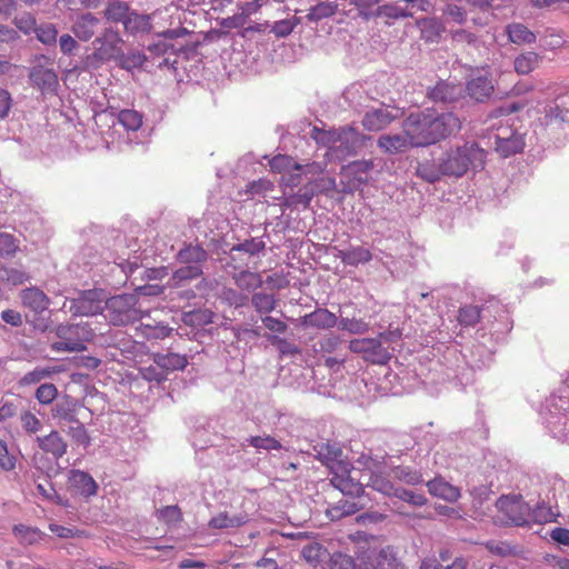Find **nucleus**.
Here are the masks:
<instances>
[{"label":"nucleus","mask_w":569,"mask_h":569,"mask_svg":"<svg viewBox=\"0 0 569 569\" xmlns=\"http://www.w3.org/2000/svg\"><path fill=\"white\" fill-rule=\"evenodd\" d=\"M16 539L22 545H34L43 539L44 533L37 527L16 525L12 529Z\"/></svg>","instance_id":"nucleus-31"},{"label":"nucleus","mask_w":569,"mask_h":569,"mask_svg":"<svg viewBox=\"0 0 569 569\" xmlns=\"http://www.w3.org/2000/svg\"><path fill=\"white\" fill-rule=\"evenodd\" d=\"M461 92L462 89L460 86L440 81L430 89L428 97L435 102H453L458 100Z\"/></svg>","instance_id":"nucleus-21"},{"label":"nucleus","mask_w":569,"mask_h":569,"mask_svg":"<svg viewBox=\"0 0 569 569\" xmlns=\"http://www.w3.org/2000/svg\"><path fill=\"white\" fill-rule=\"evenodd\" d=\"M49 529L59 538H82L88 537L87 532L78 529L77 527H64L57 523H50Z\"/></svg>","instance_id":"nucleus-57"},{"label":"nucleus","mask_w":569,"mask_h":569,"mask_svg":"<svg viewBox=\"0 0 569 569\" xmlns=\"http://www.w3.org/2000/svg\"><path fill=\"white\" fill-rule=\"evenodd\" d=\"M37 443L43 452L50 453L57 460L67 453L68 443L56 430L51 431L47 436L38 437Z\"/></svg>","instance_id":"nucleus-17"},{"label":"nucleus","mask_w":569,"mask_h":569,"mask_svg":"<svg viewBox=\"0 0 569 569\" xmlns=\"http://www.w3.org/2000/svg\"><path fill=\"white\" fill-rule=\"evenodd\" d=\"M349 349L353 353H361L363 359L371 363L383 365L390 359L378 338L353 339L349 342Z\"/></svg>","instance_id":"nucleus-8"},{"label":"nucleus","mask_w":569,"mask_h":569,"mask_svg":"<svg viewBox=\"0 0 569 569\" xmlns=\"http://www.w3.org/2000/svg\"><path fill=\"white\" fill-rule=\"evenodd\" d=\"M104 297L101 291L86 290L70 301L69 310L73 316L89 317L102 312Z\"/></svg>","instance_id":"nucleus-7"},{"label":"nucleus","mask_w":569,"mask_h":569,"mask_svg":"<svg viewBox=\"0 0 569 569\" xmlns=\"http://www.w3.org/2000/svg\"><path fill=\"white\" fill-rule=\"evenodd\" d=\"M152 359L161 369L166 370V377H168L170 372L183 370L188 366V358L184 355L174 352L153 353Z\"/></svg>","instance_id":"nucleus-24"},{"label":"nucleus","mask_w":569,"mask_h":569,"mask_svg":"<svg viewBox=\"0 0 569 569\" xmlns=\"http://www.w3.org/2000/svg\"><path fill=\"white\" fill-rule=\"evenodd\" d=\"M36 399L41 405H50L58 396V389L53 383H42L36 390Z\"/></svg>","instance_id":"nucleus-56"},{"label":"nucleus","mask_w":569,"mask_h":569,"mask_svg":"<svg viewBox=\"0 0 569 569\" xmlns=\"http://www.w3.org/2000/svg\"><path fill=\"white\" fill-rule=\"evenodd\" d=\"M248 520L247 513L231 516L227 511H222L213 516L208 526L212 529H234L246 525Z\"/></svg>","instance_id":"nucleus-26"},{"label":"nucleus","mask_w":569,"mask_h":569,"mask_svg":"<svg viewBox=\"0 0 569 569\" xmlns=\"http://www.w3.org/2000/svg\"><path fill=\"white\" fill-rule=\"evenodd\" d=\"M252 306L257 312L269 313L276 309L277 300L273 295L263 292L254 293L251 298Z\"/></svg>","instance_id":"nucleus-49"},{"label":"nucleus","mask_w":569,"mask_h":569,"mask_svg":"<svg viewBox=\"0 0 569 569\" xmlns=\"http://www.w3.org/2000/svg\"><path fill=\"white\" fill-rule=\"evenodd\" d=\"M202 274V268L199 264H187L176 270L171 277L172 286L179 287L187 280H192Z\"/></svg>","instance_id":"nucleus-40"},{"label":"nucleus","mask_w":569,"mask_h":569,"mask_svg":"<svg viewBox=\"0 0 569 569\" xmlns=\"http://www.w3.org/2000/svg\"><path fill=\"white\" fill-rule=\"evenodd\" d=\"M395 497L415 507H421L427 503V498L425 497V495L407 490L403 488H398Z\"/></svg>","instance_id":"nucleus-59"},{"label":"nucleus","mask_w":569,"mask_h":569,"mask_svg":"<svg viewBox=\"0 0 569 569\" xmlns=\"http://www.w3.org/2000/svg\"><path fill=\"white\" fill-rule=\"evenodd\" d=\"M17 457L9 452L7 443L0 439V468L3 471H12L16 469Z\"/></svg>","instance_id":"nucleus-63"},{"label":"nucleus","mask_w":569,"mask_h":569,"mask_svg":"<svg viewBox=\"0 0 569 569\" xmlns=\"http://www.w3.org/2000/svg\"><path fill=\"white\" fill-rule=\"evenodd\" d=\"M393 477L397 478L399 481H402L407 485H418L422 482V476L419 471L412 470L409 467H396L393 469Z\"/></svg>","instance_id":"nucleus-53"},{"label":"nucleus","mask_w":569,"mask_h":569,"mask_svg":"<svg viewBox=\"0 0 569 569\" xmlns=\"http://www.w3.org/2000/svg\"><path fill=\"white\" fill-rule=\"evenodd\" d=\"M361 560L368 558L369 561H363L361 569H403V565L396 557L393 548L387 546L382 548L372 560L370 555H367V551L363 552L362 556H359Z\"/></svg>","instance_id":"nucleus-13"},{"label":"nucleus","mask_w":569,"mask_h":569,"mask_svg":"<svg viewBox=\"0 0 569 569\" xmlns=\"http://www.w3.org/2000/svg\"><path fill=\"white\" fill-rule=\"evenodd\" d=\"M123 27L126 31L130 33L148 32L151 29L150 17L147 14L129 12L128 17L123 21Z\"/></svg>","instance_id":"nucleus-33"},{"label":"nucleus","mask_w":569,"mask_h":569,"mask_svg":"<svg viewBox=\"0 0 569 569\" xmlns=\"http://www.w3.org/2000/svg\"><path fill=\"white\" fill-rule=\"evenodd\" d=\"M481 309L478 306H463L458 311V321L460 325L470 327L480 321Z\"/></svg>","instance_id":"nucleus-47"},{"label":"nucleus","mask_w":569,"mask_h":569,"mask_svg":"<svg viewBox=\"0 0 569 569\" xmlns=\"http://www.w3.org/2000/svg\"><path fill=\"white\" fill-rule=\"evenodd\" d=\"M118 120L127 130L131 131L138 130L142 124L141 113L132 109L121 110Z\"/></svg>","instance_id":"nucleus-50"},{"label":"nucleus","mask_w":569,"mask_h":569,"mask_svg":"<svg viewBox=\"0 0 569 569\" xmlns=\"http://www.w3.org/2000/svg\"><path fill=\"white\" fill-rule=\"evenodd\" d=\"M157 517L167 525H176L182 521L181 509L177 506H166L157 510Z\"/></svg>","instance_id":"nucleus-52"},{"label":"nucleus","mask_w":569,"mask_h":569,"mask_svg":"<svg viewBox=\"0 0 569 569\" xmlns=\"http://www.w3.org/2000/svg\"><path fill=\"white\" fill-rule=\"evenodd\" d=\"M497 507L505 513L510 523L516 526L528 523L529 507L520 498L501 497Z\"/></svg>","instance_id":"nucleus-12"},{"label":"nucleus","mask_w":569,"mask_h":569,"mask_svg":"<svg viewBox=\"0 0 569 569\" xmlns=\"http://www.w3.org/2000/svg\"><path fill=\"white\" fill-rule=\"evenodd\" d=\"M29 79L32 87L41 91L43 94L56 92L59 86L58 74L53 68V61L44 56L34 60L30 68Z\"/></svg>","instance_id":"nucleus-6"},{"label":"nucleus","mask_w":569,"mask_h":569,"mask_svg":"<svg viewBox=\"0 0 569 569\" xmlns=\"http://www.w3.org/2000/svg\"><path fill=\"white\" fill-rule=\"evenodd\" d=\"M442 12L447 20L457 24H463L467 21V11L457 4H447Z\"/></svg>","instance_id":"nucleus-62"},{"label":"nucleus","mask_w":569,"mask_h":569,"mask_svg":"<svg viewBox=\"0 0 569 569\" xmlns=\"http://www.w3.org/2000/svg\"><path fill=\"white\" fill-rule=\"evenodd\" d=\"M122 39L117 30L107 28L93 41L94 56L101 60L118 58L121 53Z\"/></svg>","instance_id":"nucleus-10"},{"label":"nucleus","mask_w":569,"mask_h":569,"mask_svg":"<svg viewBox=\"0 0 569 569\" xmlns=\"http://www.w3.org/2000/svg\"><path fill=\"white\" fill-rule=\"evenodd\" d=\"M466 89L470 98L482 102L493 92V84L488 77H476L468 81Z\"/></svg>","instance_id":"nucleus-27"},{"label":"nucleus","mask_w":569,"mask_h":569,"mask_svg":"<svg viewBox=\"0 0 569 569\" xmlns=\"http://www.w3.org/2000/svg\"><path fill=\"white\" fill-rule=\"evenodd\" d=\"M70 488L86 498L97 495L98 485L96 480L86 471L72 469L68 476Z\"/></svg>","instance_id":"nucleus-16"},{"label":"nucleus","mask_w":569,"mask_h":569,"mask_svg":"<svg viewBox=\"0 0 569 569\" xmlns=\"http://www.w3.org/2000/svg\"><path fill=\"white\" fill-rule=\"evenodd\" d=\"M417 26L420 29L421 39L428 43L439 42L446 31L445 24L437 18H422L417 21Z\"/></svg>","instance_id":"nucleus-20"},{"label":"nucleus","mask_w":569,"mask_h":569,"mask_svg":"<svg viewBox=\"0 0 569 569\" xmlns=\"http://www.w3.org/2000/svg\"><path fill=\"white\" fill-rule=\"evenodd\" d=\"M53 418H57L60 422L73 423L78 420L77 418V405L71 403H57L52 410Z\"/></svg>","instance_id":"nucleus-48"},{"label":"nucleus","mask_w":569,"mask_h":569,"mask_svg":"<svg viewBox=\"0 0 569 569\" xmlns=\"http://www.w3.org/2000/svg\"><path fill=\"white\" fill-rule=\"evenodd\" d=\"M461 120L453 112L440 113L435 109L411 112L402 121V131L411 137L413 146L428 147L461 130Z\"/></svg>","instance_id":"nucleus-2"},{"label":"nucleus","mask_w":569,"mask_h":569,"mask_svg":"<svg viewBox=\"0 0 569 569\" xmlns=\"http://www.w3.org/2000/svg\"><path fill=\"white\" fill-rule=\"evenodd\" d=\"M487 152L476 142H466L456 148L447 149L441 157L433 161L418 164L417 174L428 182H436L442 176L460 178L468 170H482L486 164Z\"/></svg>","instance_id":"nucleus-1"},{"label":"nucleus","mask_w":569,"mask_h":569,"mask_svg":"<svg viewBox=\"0 0 569 569\" xmlns=\"http://www.w3.org/2000/svg\"><path fill=\"white\" fill-rule=\"evenodd\" d=\"M368 486L386 496H395L398 489L387 477L381 473H372Z\"/></svg>","instance_id":"nucleus-46"},{"label":"nucleus","mask_w":569,"mask_h":569,"mask_svg":"<svg viewBox=\"0 0 569 569\" xmlns=\"http://www.w3.org/2000/svg\"><path fill=\"white\" fill-rule=\"evenodd\" d=\"M523 147L525 141L522 137L515 132L508 137L497 136L496 138V151L503 158L521 152Z\"/></svg>","instance_id":"nucleus-25"},{"label":"nucleus","mask_w":569,"mask_h":569,"mask_svg":"<svg viewBox=\"0 0 569 569\" xmlns=\"http://www.w3.org/2000/svg\"><path fill=\"white\" fill-rule=\"evenodd\" d=\"M427 487L430 495L446 501L455 502L460 498V490L442 478H435L428 481Z\"/></svg>","instance_id":"nucleus-22"},{"label":"nucleus","mask_w":569,"mask_h":569,"mask_svg":"<svg viewBox=\"0 0 569 569\" xmlns=\"http://www.w3.org/2000/svg\"><path fill=\"white\" fill-rule=\"evenodd\" d=\"M269 166L272 172L286 173L290 171H301L302 164L296 162L292 157L288 154H277L269 160Z\"/></svg>","instance_id":"nucleus-34"},{"label":"nucleus","mask_w":569,"mask_h":569,"mask_svg":"<svg viewBox=\"0 0 569 569\" xmlns=\"http://www.w3.org/2000/svg\"><path fill=\"white\" fill-rule=\"evenodd\" d=\"M37 38L44 44H52L57 41L58 31L53 24H42L36 28Z\"/></svg>","instance_id":"nucleus-64"},{"label":"nucleus","mask_w":569,"mask_h":569,"mask_svg":"<svg viewBox=\"0 0 569 569\" xmlns=\"http://www.w3.org/2000/svg\"><path fill=\"white\" fill-rule=\"evenodd\" d=\"M317 187L318 181L309 182L298 193L291 196L288 199V203L290 206L302 204L305 208H308L313 196L320 191Z\"/></svg>","instance_id":"nucleus-38"},{"label":"nucleus","mask_w":569,"mask_h":569,"mask_svg":"<svg viewBox=\"0 0 569 569\" xmlns=\"http://www.w3.org/2000/svg\"><path fill=\"white\" fill-rule=\"evenodd\" d=\"M99 22V19L92 13H83L73 23L72 32L79 40L88 41L94 36Z\"/></svg>","instance_id":"nucleus-19"},{"label":"nucleus","mask_w":569,"mask_h":569,"mask_svg":"<svg viewBox=\"0 0 569 569\" xmlns=\"http://www.w3.org/2000/svg\"><path fill=\"white\" fill-rule=\"evenodd\" d=\"M372 159L351 161L340 169V174L347 179L350 189H356L369 182V173L373 169Z\"/></svg>","instance_id":"nucleus-11"},{"label":"nucleus","mask_w":569,"mask_h":569,"mask_svg":"<svg viewBox=\"0 0 569 569\" xmlns=\"http://www.w3.org/2000/svg\"><path fill=\"white\" fill-rule=\"evenodd\" d=\"M139 371L141 377L149 382L160 383L167 380L166 370L161 369L156 362L148 367L140 368Z\"/></svg>","instance_id":"nucleus-55"},{"label":"nucleus","mask_w":569,"mask_h":569,"mask_svg":"<svg viewBox=\"0 0 569 569\" xmlns=\"http://www.w3.org/2000/svg\"><path fill=\"white\" fill-rule=\"evenodd\" d=\"M538 60L539 56L536 52L522 53L515 59V70L519 74H528L535 69Z\"/></svg>","instance_id":"nucleus-44"},{"label":"nucleus","mask_w":569,"mask_h":569,"mask_svg":"<svg viewBox=\"0 0 569 569\" xmlns=\"http://www.w3.org/2000/svg\"><path fill=\"white\" fill-rule=\"evenodd\" d=\"M130 12V8L126 2L122 1H111L108 3L104 9V17L113 22H121L128 17Z\"/></svg>","instance_id":"nucleus-43"},{"label":"nucleus","mask_w":569,"mask_h":569,"mask_svg":"<svg viewBox=\"0 0 569 569\" xmlns=\"http://www.w3.org/2000/svg\"><path fill=\"white\" fill-rule=\"evenodd\" d=\"M317 144L327 147L331 150H341L347 154L357 153L368 139L353 127H342L339 129L323 130L313 127L310 133Z\"/></svg>","instance_id":"nucleus-3"},{"label":"nucleus","mask_w":569,"mask_h":569,"mask_svg":"<svg viewBox=\"0 0 569 569\" xmlns=\"http://www.w3.org/2000/svg\"><path fill=\"white\" fill-rule=\"evenodd\" d=\"M61 367H37L33 370L23 375L19 381V387H28L39 383L41 380L52 377L56 373L62 372Z\"/></svg>","instance_id":"nucleus-28"},{"label":"nucleus","mask_w":569,"mask_h":569,"mask_svg":"<svg viewBox=\"0 0 569 569\" xmlns=\"http://www.w3.org/2000/svg\"><path fill=\"white\" fill-rule=\"evenodd\" d=\"M337 257L345 264L358 266L369 262L372 259V253L369 249L358 246L347 250H339Z\"/></svg>","instance_id":"nucleus-29"},{"label":"nucleus","mask_w":569,"mask_h":569,"mask_svg":"<svg viewBox=\"0 0 569 569\" xmlns=\"http://www.w3.org/2000/svg\"><path fill=\"white\" fill-rule=\"evenodd\" d=\"M21 300L24 307L36 313L47 310L50 303L47 295L38 288H28L22 290Z\"/></svg>","instance_id":"nucleus-23"},{"label":"nucleus","mask_w":569,"mask_h":569,"mask_svg":"<svg viewBox=\"0 0 569 569\" xmlns=\"http://www.w3.org/2000/svg\"><path fill=\"white\" fill-rule=\"evenodd\" d=\"M507 32L510 41L513 43H531L536 40V36L521 23L508 26Z\"/></svg>","instance_id":"nucleus-39"},{"label":"nucleus","mask_w":569,"mask_h":569,"mask_svg":"<svg viewBox=\"0 0 569 569\" xmlns=\"http://www.w3.org/2000/svg\"><path fill=\"white\" fill-rule=\"evenodd\" d=\"M399 110L381 106L368 110L362 118V127L367 131L378 132L388 128L395 120L399 118Z\"/></svg>","instance_id":"nucleus-9"},{"label":"nucleus","mask_w":569,"mask_h":569,"mask_svg":"<svg viewBox=\"0 0 569 569\" xmlns=\"http://www.w3.org/2000/svg\"><path fill=\"white\" fill-rule=\"evenodd\" d=\"M18 248V240L13 234L0 231V257L13 256Z\"/></svg>","instance_id":"nucleus-58"},{"label":"nucleus","mask_w":569,"mask_h":569,"mask_svg":"<svg viewBox=\"0 0 569 569\" xmlns=\"http://www.w3.org/2000/svg\"><path fill=\"white\" fill-rule=\"evenodd\" d=\"M329 569H355L356 563L351 556L335 552L329 560Z\"/></svg>","instance_id":"nucleus-61"},{"label":"nucleus","mask_w":569,"mask_h":569,"mask_svg":"<svg viewBox=\"0 0 569 569\" xmlns=\"http://www.w3.org/2000/svg\"><path fill=\"white\" fill-rule=\"evenodd\" d=\"M359 510L356 502L341 499L337 503L330 506L326 513L332 520H339L346 516L355 515Z\"/></svg>","instance_id":"nucleus-37"},{"label":"nucleus","mask_w":569,"mask_h":569,"mask_svg":"<svg viewBox=\"0 0 569 569\" xmlns=\"http://www.w3.org/2000/svg\"><path fill=\"white\" fill-rule=\"evenodd\" d=\"M236 284L241 290L252 291L262 286V278L259 273L241 271L234 277Z\"/></svg>","instance_id":"nucleus-41"},{"label":"nucleus","mask_w":569,"mask_h":569,"mask_svg":"<svg viewBox=\"0 0 569 569\" xmlns=\"http://www.w3.org/2000/svg\"><path fill=\"white\" fill-rule=\"evenodd\" d=\"M337 327L339 330L351 335H363L369 331V323L358 318H340L338 319Z\"/></svg>","instance_id":"nucleus-42"},{"label":"nucleus","mask_w":569,"mask_h":569,"mask_svg":"<svg viewBox=\"0 0 569 569\" xmlns=\"http://www.w3.org/2000/svg\"><path fill=\"white\" fill-rule=\"evenodd\" d=\"M331 483L346 496L360 497L363 493V485L355 473L346 478H331Z\"/></svg>","instance_id":"nucleus-30"},{"label":"nucleus","mask_w":569,"mask_h":569,"mask_svg":"<svg viewBox=\"0 0 569 569\" xmlns=\"http://www.w3.org/2000/svg\"><path fill=\"white\" fill-rule=\"evenodd\" d=\"M317 458L328 468L335 462H338L343 457V451L336 445L321 443L316 447Z\"/></svg>","instance_id":"nucleus-32"},{"label":"nucleus","mask_w":569,"mask_h":569,"mask_svg":"<svg viewBox=\"0 0 569 569\" xmlns=\"http://www.w3.org/2000/svg\"><path fill=\"white\" fill-rule=\"evenodd\" d=\"M139 321L140 325L136 328V331L147 340H162L169 337L173 330L162 321L151 318L148 312H144L143 319Z\"/></svg>","instance_id":"nucleus-15"},{"label":"nucleus","mask_w":569,"mask_h":569,"mask_svg":"<svg viewBox=\"0 0 569 569\" xmlns=\"http://www.w3.org/2000/svg\"><path fill=\"white\" fill-rule=\"evenodd\" d=\"M208 258L207 251L200 246H188L178 252V259L186 264H199Z\"/></svg>","instance_id":"nucleus-36"},{"label":"nucleus","mask_w":569,"mask_h":569,"mask_svg":"<svg viewBox=\"0 0 569 569\" xmlns=\"http://www.w3.org/2000/svg\"><path fill=\"white\" fill-rule=\"evenodd\" d=\"M58 341L51 343L56 352H80L87 349L86 342L92 340L94 333L88 323L59 325L56 328Z\"/></svg>","instance_id":"nucleus-4"},{"label":"nucleus","mask_w":569,"mask_h":569,"mask_svg":"<svg viewBox=\"0 0 569 569\" xmlns=\"http://www.w3.org/2000/svg\"><path fill=\"white\" fill-rule=\"evenodd\" d=\"M337 316L328 309H316L315 311L301 318L303 327H311L317 329H331L337 326Z\"/></svg>","instance_id":"nucleus-18"},{"label":"nucleus","mask_w":569,"mask_h":569,"mask_svg":"<svg viewBox=\"0 0 569 569\" xmlns=\"http://www.w3.org/2000/svg\"><path fill=\"white\" fill-rule=\"evenodd\" d=\"M67 433L77 443L83 446H88L90 443V436L88 435L84 425L80 422L79 419L73 423H70Z\"/></svg>","instance_id":"nucleus-54"},{"label":"nucleus","mask_w":569,"mask_h":569,"mask_svg":"<svg viewBox=\"0 0 569 569\" xmlns=\"http://www.w3.org/2000/svg\"><path fill=\"white\" fill-rule=\"evenodd\" d=\"M377 146L388 154L403 153L412 148H417L413 146L411 137L403 131L402 133L381 134L377 140Z\"/></svg>","instance_id":"nucleus-14"},{"label":"nucleus","mask_w":569,"mask_h":569,"mask_svg":"<svg viewBox=\"0 0 569 569\" xmlns=\"http://www.w3.org/2000/svg\"><path fill=\"white\" fill-rule=\"evenodd\" d=\"M249 446L260 450H280L282 449V445L279 440L271 437L270 435L264 436H251L247 439Z\"/></svg>","instance_id":"nucleus-45"},{"label":"nucleus","mask_w":569,"mask_h":569,"mask_svg":"<svg viewBox=\"0 0 569 569\" xmlns=\"http://www.w3.org/2000/svg\"><path fill=\"white\" fill-rule=\"evenodd\" d=\"M138 305V298L132 293H123L106 300L107 318L113 326H128L142 320L144 311Z\"/></svg>","instance_id":"nucleus-5"},{"label":"nucleus","mask_w":569,"mask_h":569,"mask_svg":"<svg viewBox=\"0 0 569 569\" xmlns=\"http://www.w3.org/2000/svg\"><path fill=\"white\" fill-rule=\"evenodd\" d=\"M338 10V3L336 1H323L309 9L307 19L309 21L318 22L322 19L332 17Z\"/></svg>","instance_id":"nucleus-35"},{"label":"nucleus","mask_w":569,"mask_h":569,"mask_svg":"<svg viewBox=\"0 0 569 569\" xmlns=\"http://www.w3.org/2000/svg\"><path fill=\"white\" fill-rule=\"evenodd\" d=\"M118 58L120 67L126 70L141 68L147 61L146 54L140 51L129 52L128 54L121 52Z\"/></svg>","instance_id":"nucleus-51"},{"label":"nucleus","mask_w":569,"mask_h":569,"mask_svg":"<svg viewBox=\"0 0 569 569\" xmlns=\"http://www.w3.org/2000/svg\"><path fill=\"white\" fill-rule=\"evenodd\" d=\"M327 550L318 542L307 545L302 548V557L310 563H316L321 560Z\"/></svg>","instance_id":"nucleus-60"}]
</instances>
